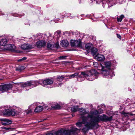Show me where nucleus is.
<instances>
[{
  "mask_svg": "<svg viewBox=\"0 0 135 135\" xmlns=\"http://www.w3.org/2000/svg\"><path fill=\"white\" fill-rule=\"evenodd\" d=\"M116 35H117V36L118 38H119V39H121V36H120V35H119V34H117H117Z\"/></svg>",
  "mask_w": 135,
  "mask_h": 135,
  "instance_id": "nucleus-40",
  "label": "nucleus"
},
{
  "mask_svg": "<svg viewBox=\"0 0 135 135\" xmlns=\"http://www.w3.org/2000/svg\"><path fill=\"white\" fill-rule=\"evenodd\" d=\"M69 17H70V18L71 19H72L73 18V17L72 16H70Z\"/></svg>",
  "mask_w": 135,
  "mask_h": 135,
  "instance_id": "nucleus-46",
  "label": "nucleus"
},
{
  "mask_svg": "<svg viewBox=\"0 0 135 135\" xmlns=\"http://www.w3.org/2000/svg\"><path fill=\"white\" fill-rule=\"evenodd\" d=\"M95 58L99 61H103L105 59L104 56L101 54H98L95 56Z\"/></svg>",
  "mask_w": 135,
  "mask_h": 135,
  "instance_id": "nucleus-15",
  "label": "nucleus"
},
{
  "mask_svg": "<svg viewBox=\"0 0 135 135\" xmlns=\"http://www.w3.org/2000/svg\"><path fill=\"white\" fill-rule=\"evenodd\" d=\"M25 69V68L24 66H22L17 67L16 68V71H18L20 72H21L23 70Z\"/></svg>",
  "mask_w": 135,
  "mask_h": 135,
  "instance_id": "nucleus-22",
  "label": "nucleus"
},
{
  "mask_svg": "<svg viewBox=\"0 0 135 135\" xmlns=\"http://www.w3.org/2000/svg\"><path fill=\"white\" fill-rule=\"evenodd\" d=\"M12 88V85L10 84H5L0 85V90L3 92L7 91Z\"/></svg>",
  "mask_w": 135,
  "mask_h": 135,
  "instance_id": "nucleus-10",
  "label": "nucleus"
},
{
  "mask_svg": "<svg viewBox=\"0 0 135 135\" xmlns=\"http://www.w3.org/2000/svg\"><path fill=\"white\" fill-rule=\"evenodd\" d=\"M73 102H74L75 103H76V101L75 100H73Z\"/></svg>",
  "mask_w": 135,
  "mask_h": 135,
  "instance_id": "nucleus-44",
  "label": "nucleus"
},
{
  "mask_svg": "<svg viewBox=\"0 0 135 135\" xmlns=\"http://www.w3.org/2000/svg\"><path fill=\"white\" fill-rule=\"evenodd\" d=\"M83 124L81 121L78 122L76 123V125L77 126L79 127H81Z\"/></svg>",
  "mask_w": 135,
  "mask_h": 135,
  "instance_id": "nucleus-28",
  "label": "nucleus"
},
{
  "mask_svg": "<svg viewBox=\"0 0 135 135\" xmlns=\"http://www.w3.org/2000/svg\"><path fill=\"white\" fill-rule=\"evenodd\" d=\"M53 47V46L49 42H48L47 44V47L49 49H51Z\"/></svg>",
  "mask_w": 135,
  "mask_h": 135,
  "instance_id": "nucleus-27",
  "label": "nucleus"
},
{
  "mask_svg": "<svg viewBox=\"0 0 135 135\" xmlns=\"http://www.w3.org/2000/svg\"><path fill=\"white\" fill-rule=\"evenodd\" d=\"M109 4H110V3H109L108 4V7H109L113 6V5H111L110 6L109 5Z\"/></svg>",
  "mask_w": 135,
  "mask_h": 135,
  "instance_id": "nucleus-43",
  "label": "nucleus"
},
{
  "mask_svg": "<svg viewBox=\"0 0 135 135\" xmlns=\"http://www.w3.org/2000/svg\"><path fill=\"white\" fill-rule=\"evenodd\" d=\"M124 17V15H121L119 17H117V21L118 22H120L122 21V20L123 18Z\"/></svg>",
  "mask_w": 135,
  "mask_h": 135,
  "instance_id": "nucleus-24",
  "label": "nucleus"
},
{
  "mask_svg": "<svg viewBox=\"0 0 135 135\" xmlns=\"http://www.w3.org/2000/svg\"><path fill=\"white\" fill-rule=\"evenodd\" d=\"M95 38H95V37L94 38V40H95Z\"/></svg>",
  "mask_w": 135,
  "mask_h": 135,
  "instance_id": "nucleus-48",
  "label": "nucleus"
},
{
  "mask_svg": "<svg viewBox=\"0 0 135 135\" xmlns=\"http://www.w3.org/2000/svg\"><path fill=\"white\" fill-rule=\"evenodd\" d=\"M71 14L70 13H68L66 14L65 15V16L66 17H70V16Z\"/></svg>",
  "mask_w": 135,
  "mask_h": 135,
  "instance_id": "nucleus-38",
  "label": "nucleus"
},
{
  "mask_svg": "<svg viewBox=\"0 0 135 135\" xmlns=\"http://www.w3.org/2000/svg\"><path fill=\"white\" fill-rule=\"evenodd\" d=\"M46 42L43 41H38L37 42L36 46L38 48H40L45 46Z\"/></svg>",
  "mask_w": 135,
  "mask_h": 135,
  "instance_id": "nucleus-12",
  "label": "nucleus"
},
{
  "mask_svg": "<svg viewBox=\"0 0 135 135\" xmlns=\"http://www.w3.org/2000/svg\"><path fill=\"white\" fill-rule=\"evenodd\" d=\"M93 65L95 67H97L98 65V64L97 62H94L93 63Z\"/></svg>",
  "mask_w": 135,
  "mask_h": 135,
  "instance_id": "nucleus-37",
  "label": "nucleus"
},
{
  "mask_svg": "<svg viewBox=\"0 0 135 135\" xmlns=\"http://www.w3.org/2000/svg\"><path fill=\"white\" fill-rule=\"evenodd\" d=\"M8 46H10L11 47L10 48H9V49H14V47H15V46H14V45H11L10 44H9L8 45Z\"/></svg>",
  "mask_w": 135,
  "mask_h": 135,
  "instance_id": "nucleus-34",
  "label": "nucleus"
},
{
  "mask_svg": "<svg viewBox=\"0 0 135 135\" xmlns=\"http://www.w3.org/2000/svg\"><path fill=\"white\" fill-rule=\"evenodd\" d=\"M79 107L78 106L72 107L71 108V110L73 112H76L78 110Z\"/></svg>",
  "mask_w": 135,
  "mask_h": 135,
  "instance_id": "nucleus-23",
  "label": "nucleus"
},
{
  "mask_svg": "<svg viewBox=\"0 0 135 135\" xmlns=\"http://www.w3.org/2000/svg\"><path fill=\"white\" fill-rule=\"evenodd\" d=\"M46 135H54V134L52 133H47Z\"/></svg>",
  "mask_w": 135,
  "mask_h": 135,
  "instance_id": "nucleus-41",
  "label": "nucleus"
},
{
  "mask_svg": "<svg viewBox=\"0 0 135 135\" xmlns=\"http://www.w3.org/2000/svg\"><path fill=\"white\" fill-rule=\"evenodd\" d=\"M27 59V57H23L22 58L19 59L18 60V62L22 61L24 60H25Z\"/></svg>",
  "mask_w": 135,
  "mask_h": 135,
  "instance_id": "nucleus-31",
  "label": "nucleus"
},
{
  "mask_svg": "<svg viewBox=\"0 0 135 135\" xmlns=\"http://www.w3.org/2000/svg\"><path fill=\"white\" fill-rule=\"evenodd\" d=\"M43 109V108L42 106H38L35 108L34 111L35 112H40Z\"/></svg>",
  "mask_w": 135,
  "mask_h": 135,
  "instance_id": "nucleus-18",
  "label": "nucleus"
},
{
  "mask_svg": "<svg viewBox=\"0 0 135 135\" xmlns=\"http://www.w3.org/2000/svg\"><path fill=\"white\" fill-rule=\"evenodd\" d=\"M54 82L52 78H46L45 80H40V84L43 86L45 85H50L52 84Z\"/></svg>",
  "mask_w": 135,
  "mask_h": 135,
  "instance_id": "nucleus-8",
  "label": "nucleus"
},
{
  "mask_svg": "<svg viewBox=\"0 0 135 135\" xmlns=\"http://www.w3.org/2000/svg\"><path fill=\"white\" fill-rule=\"evenodd\" d=\"M24 14H22V15L15 14V15H13V16H15L18 17H21L22 16H24Z\"/></svg>",
  "mask_w": 135,
  "mask_h": 135,
  "instance_id": "nucleus-35",
  "label": "nucleus"
},
{
  "mask_svg": "<svg viewBox=\"0 0 135 135\" xmlns=\"http://www.w3.org/2000/svg\"><path fill=\"white\" fill-rule=\"evenodd\" d=\"M66 56H60L59 58L60 59H66Z\"/></svg>",
  "mask_w": 135,
  "mask_h": 135,
  "instance_id": "nucleus-36",
  "label": "nucleus"
},
{
  "mask_svg": "<svg viewBox=\"0 0 135 135\" xmlns=\"http://www.w3.org/2000/svg\"><path fill=\"white\" fill-rule=\"evenodd\" d=\"M21 111H17L15 109H5L3 111L1 110V112L3 113V114L6 115H12L13 116L19 115Z\"/></svg>",
  "mask_w": 135,
  "mask_h": 135,
  "instance_id": "nucleus-6",
  "label": "nucleus"
},
{
  "mask_svg": "<svg viewBox=\"0 0 135 135\" xmlns=\"http://www.w3.org/2000/svg\"><path fill=\"white\" fill-rule=\"evenodd\" d=\"M104 65L105 66H101V73L104 77L111 78L114 75V71L110 69L111 63L109 61L105 62Z\"/></svg>",
  "mask_w": 135,
  "mask_h": 135,
  "instance_id": "nucleus-2",
  "label": "nucleus"
},
{
  "mask_svg": "<svg viewBox=\"0 0 135 135\" xmlns=\"http://www.w3.org/2000/svg\"><path fill=\"white\" fill-rule=\"evenodd\" d=\"M4 129L6 130H8L9 131H11L12 130V129H13L12 128H11L10 127H8V128H4Z\"/></svg>",
  "mask_w": 135,
  "mask_h": 135,
  "instance_id": "nucleus-33",
  "label": "nucleus"
},
{
  "mask_svg": "<svg viewBox=\"0 0 135 135\" xmlns=\"http://www.w3.org/2000/svg\"><path fill=\"white\" fill-rule=\"evenodd\" d=\"M99 73L96 70L92 69L87 72H81V74L86 78V79L89 81H92L95 78H97Z\"/></svg>",
  "mask_w": 135,
  "mask_h": 135,
  "instance_id": "nucleus-4",
  "label": "nucleus"
},
{
  "mask_svg": "<svg viewBox=\"0 0 135 135\" xmlns=\"http://www.w3.org/2000/svg\"><path fill=\"white\" fill-rule=\"evenodd\" d=\"M62 16V17H61V18H64V16Z\"/></svg>",
  "mask_w": 135,
  "mask_h": 135,
  "instance_id": "nucleus-47",
  "label": "nucleus"
},
{
  "mask_svg": "<svg viewBox=\"0 0 135 135\" xmlns=\"http://www.w3.org/2000/svg\"><path fill=\"white\" fill-rule=\"evenodd\" d=\"M81 129H78L76 128L73 127L70 130H66L61 129L54 133L55 135H76Z\"/></svg>",
  "mask_w": 135,
  "mask_h": 135,
  "instance_id": "nucleus-3",
  "label": "nucleus"
},
{
  "mask_svg": "<svg viewBox=\"0 0 135 135\" xmlns=\"http://www.w3.org/2000/svg\"><path fill=\"white\" fill-rule=\"evenodd\" d=\"M59 46L58 42H56L54 45V47L56 48H58Z\"/></svg>",
  "mask_w": 135,
  "mask_h": 135,
  "instance_id": "nucleus-32",
  "label": "nucleus"
},
{
  "mask_svg": "<svg viewBox=\"0 0 135 135\" xmlns=\"http://www.w3.org/2000/svg\"><path fill=\"white\" fill-rule=\"evenodd\" d=\"M97 124L95 122L90 118L89 121L87 122L81 129V131L85 134L87 132L89 129H93Z\"/></svg>",
  "mask_w": 135,
  "mask_h": 135,
  "instance_id": "nucleus-5",
  "label": "nucleus"
},
{
  "mask_svg": "<svg viewBox=\"0 0 135 135\" xmlns=\"http://www.w3.org/2000/svg\"><path fill=\"white\" fill-rule=\"evenodd\" d=\"M60 105L58 104L55 105L54 107V108L56 109H59L60 108Z\"/></svg>",
  "mask_w": 135,
  "mask_h": 135,
  "instance_id": "nucleus-30",
  "label": "nucleus"
},
{
  "mask_svg": "<svg viewBox=\"0 0 135 135\" xmlns=\"http://www.w3.org/2000/svg\"><path fill=\"white\" fill-rule=\"evenodd\" d=\"M32 110H29L27 111L26 113L27 114H28L30 113L31 112Z\"/></svg>",
  "mask_w": 135,
  "mask_h": 135,
  "instance_id": "nucleus-42",
  "label": "nucleus"
},
{
  "mask_svg": "<svg viewBox=\"0 0 135 135\" xmlns=\"http://www.w3.org/2000/svg\"><path fill=\"white\" fill-rule=\"evenodd\" d=\"M71 115H72V117H74V116H75L74 114V113H73V114H71Z\"/></svg>",
  "mask_w": 135,
  "mask_h": 135,
  "instance_id": "nucleus-45",
  "label": "nucleus"
},
{
  "mask_svg": "<svg viewBox=\"0 0 135 135\" xmlns=\"http://www.w3.org/2000/svg\"><path fill=\"white\" fill-rule=\"evenodd\" d=\"M55 34L57 33V34H58L59 35H60V34L61 33V31H56V32H55Z\"/></svg>",
  "mask_w": 135,
  "mask_h": 135,
  "instance_id": "nucleus-39",
  "label": "nucleus"
},
{
  "mask_svg": "<svg viewBox=\"0 0 135 135\" xmlns=\"http://www.w3.org/2000/svg\"><path fill=\"white\" fill-rule=\"evenodd\" d=\"M103 113V110L101 108L98 109V110H91L88 114L87 117L95 122L97 124L100 121L107 122L110 121L112 120L113 117L112 116L108 117L104 114L99 115L100 114Z\"/></svg>",
  "mask_w": 135,
  "mask_h": 135,
  "instance_id": "nucleus-1",
  "label": "nucleus"
},
{
  "mask_svg": "<svg viewBox=\"0 0 135 135\" xmlns=\"http://www.w3.org/2000/svg\"><path fill=\"white\" fill-rule=\"evenodd\" d=\"M60 44L63 47H66L68 46L69 42L67 40H64L61 41Z\"/></svg>",
  "mask_w": 135,
  "mask_h": 135,
  "instance_id": "nucleus-17",
  "label": "nucleus"
},
{
  "mask_svg": "<svg viewBox=\"0 0 135 135\" xmlns=\"http://www.w3.org/2000/svg\"><path fill=\"white\" fill-rule=\"evenodd\" d=\"M21 47L22 49L26 50L33 48L34 47V46L28 44H24L21 45Z\"/></svg>",
  "mask_w": 135,
  "mask_h": 135,
  "instance_id": "nucleus-11",
  "label": "nucleus"
},
{
  "mask_svg": "<svg viewBox=\"0 0 135 135\" xmlns=\"http://www.w3.org/2000/svg\"><path fill=\"white\" fill-rule=\"evenodd\" d=\"M81 118H82V121L81 122L83 124H85L86 121V118L84 116H81Z\"/></svg>",
  "mask_w": 135,
  "mask_h": 135,
  "instance_id": "nucleus-25",
  "label": "nucleus"
},
{
  "mask_svg": "<svg viewBox=\"0 0 135 135\" xmlns=\"http://www.w3.org/2000/svg\"><path fill=\"white\" fill-rule=\"evenodd\" d=\"M93 47V45L91 44H87L85 45V47L86 49L89 51L90 50H91Z\"/></svg>",
  "mask_w": 135,
  "mask_h": 135,
  "instance_id": "nucleus-21",
  "label": "nucleus"
},
{
  "mask_svg": "<svg viewBox=\"0 0 135 135\" xmlns=\"http://www.w3.org/2000/svg\"><path fill=\"white\" fill-rule=\"evenodd\" d=\"M40 80L38 81H29L25 82L21 85V87L24 88L28 87V86H32V87H35L38 84H40Z\"/></svg>",
  "mask_w": 135,
  "mask_h": 135,
  "instance_id": "nucleus-7",
  "label": "nucleus"
},
{
  "mask_svg": "<svg viewBox=\"0 0 135 135\" xmlns=\"http://www.w3.org/2000/svg\"><path fill=\"white\" fill-rule=\"evenodd\" d=\"M79 110L80 112V114L81 116H84L85 114L88 113V112L83 108H80L79 109Z\"/></svg>",
  "mask_w": 135,
  "mask_h": 135,
  "instance_id": "nucleus-16",
  "label": "nucleus"
},
{
  "mask_svg": "<svg viewBox=\"0 0 135 135\" xmlns=\"http://www.w3.org/2000/svg\"><path fill=\"white\" fill-rule=\"evenodd\" d=\"M122 114L126 116H128L129 115H133V114L132 113H126L124 112H122Z\"/></svg>",
  "mask_w": 135,
  "mask_h": 135,
  "instance_id": "nucleus-29",
  "label": "nucleus"
},
{
  "mask_svg": "<svg viewBox=\"0 0 135 135\" xmlns=\"http://www.w3.org/2000/svg\"><path fill=\"white\" fill-rule=\"evenodd\" d=\"M7 40L6 38H3L1 40L0 45L2 46H5L7 43Z\"/></svg>",
  "mask_w": 135,
  "mask_h": 135,
  "instance_id": "nucleus-20",
  "label": "nucleus"
},
{
  "mask_svg": "<svg viewBox=\"0 0 135 135\" xmlns=\"http://www.w3.org/2000/svg\"><path fill=\"white\" fill-rule=\"evenodd\" d=\"M98 51L97 49L95 47H93L91 49V54L93 56L96 55Z\"/></svg>",
  "mask_w": 135,
  "mask_h": 135,
  "instance_id": "nucleus-19",
  "label": "nucleus"
},
{
  "mask_svg": "<svg viewBox=\"0 0 135 135\" xmlns=\"http://www.w3.org/2000/svg\"><path fill=\"white\" fill-rule=\"evenodd\" d=\"M64 78V77L63 76H57V80L60 81H61L63 80Z\"/></svg>",
  "mask_w": 135,
  "mask_h": 135,
  "instance_id": "nucleus-26",
  "label": "nucleus"
},
{
  "mask_svg": "<svg viewBox=\"0 0 135 135\" xmlns=\"http://www.w3.org/2000/svg\"><path fill=\"white\" fill-rule=\"evenodd\" d=\"M0 120L2 121L1 124L4 126L8 125L12 123V121L11 120L6 118L1 119Z\"/></svg>",
  "mask_w": 135,
  "mask_h": 135,
  "instance_id": "nucleus-13",
  "label": "nucleus"
},
{
  "mask_svg": "<svg viewBox=\"0 0 135 135\" xmlns=\"http://www.w3.org/2000/svg\"><path fill=\"white\" fill-rule=\"evenodd\" d=\"M71 46L76 47H82L81 40L80 38L78 40H71L70 42Z\"/></svg>",
  "mask_w": 135,
  "mask_h": 135,
  "instance_id": "nucleus-9",
  "label": "nucleus"
},
{
  "mask_svg": "<svg viewBox=\"0 0 135 135\" xmlns=\"http://www.w3.org/2000/svg\"><path fill=\"white\" fill-rule=\"evenodd\" d=\"M78 75L79 73H76L74 74L68 75L67 76L69 77V78L71 79L76 77L77 79L79 81H81L82 80L79 79V78H81V76L80 75Z\"/></svg>",
  "mask_w": 135,
  "mask_h": 135,
  "instance_id": "nucleus-14",
  "label": "nucleus"
}]
</instances>
